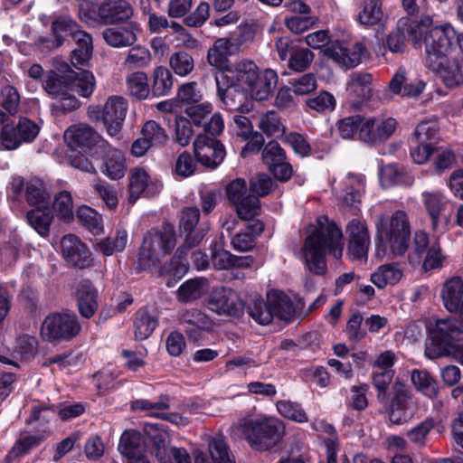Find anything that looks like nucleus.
Here are the masks:
<instances>
[{
	"label": "nucleus",
	"mask_w": 463,
	"mask_h": 463,
	"mask_svg": "<svg viewBox=\"0 0 463 463\" xmlns=\"http://www.w3.org/2000/svg\"><path fill=\"white\" fill-rule=\"evenodd\" d=\"M463 340V324L455 318L437 320L430 331V344L425 349V354L430 359L450 355L455 342Z\"/></svg>",
	"instance_id": "8"
},
{
	"label": "nucleus",
	"mask_w": 463,
	"mask_h": 463,
	"mask_svg": "<svg viewBox=\"0 0 463 463\" xmlns=\"http://www.w3.org/2000/svg\"><path fill=\"white\" fill-rule=\"evenodd\" d=\"M176 244L174 225L164 223L161 228L149 230L143 238L139 258L153 265L170 254Z\"/></svg>",
	"instance_id": "9"
},
{
	"label": "nucleus",
	"mask_w": 463,
	"mask_h": 463,
	"mask_svg": "<svg viewBox=\"0 0 463 463\" xmlns=\"http://www.w3.org/2000/svg\"><path fill=\"white\" fill-rule=\"evenodd\" d=\"M365 118L360 115L347 117L339 120L337 128L340 136L345 139L354 138V137H358L360 139L361 128L365 124Z\"/></svg>",
	"instance_id": "58"
},
{
	"label": "nucleus",
	"mask_w": 463,
	"mask_h": 463,
	"mask_svg": "<svg viewBox=\"0 0 463 463\" xmlns=\"http://www.w3.org/2000/svg\"><path fill=\"white\" fill-rule=\"evenodd\" d=\"M272 318L275 317L283 321H291L295 317V307L290 298L279 290H270L267 294Z\"/></svg>",
	"instance_id": "33"
},
{
	"label": "nucleus",
	"mask_w": 463,
	"mask_h": 463,
	"mask_svg": "<svg viewBox=\"0 0 463 463\" xmlns=\"http://www.w3.org/2000/svg\"><path fill=\"white\" fill-rule=\"evenodd\" d=\"M317 225L312 227L305 239L302 256L307 269L316 274L324 275L326 271V250L339 260L343 255V233L341 229L330 222L326 215L317 220Z\"/></svg>",
	"instance_id": "1"
},
{
	"label": "nucleus",
	"mask_w": 463,
	"mask_h": 463,
	"mask_svg": "<svg viewBox=\"0 0 463 463\" xmlns=\"http://www.w3.org/2000/svg\"><path fill=\"white\" fill-rule=\"evenodd\" d=\"M169 65L176 75L184 77L193 71L194 68V61L192 55L188 52L179 51L171 54Z\"/></svg>",
	"instance_id": "56"
},
{
	"label": "nucleus",
	"mask_w": 463,
	"mask_h": 463,
	"mask_svg": "<svg viewBox=\"0 0 463 463\" xmlns=\"http://www.w3.org/2000/svg\"><path fill=\"white\" fill-rule=\"evenodd\" d=\"M79 14L85 22L101 21L105 24H114L129 19L133 15V8L127 0H106L99 5L82 1Z\"/></svg>",
	"instance_id": "10"
},
{
	"label": "nucleus",
	"mask_w": 463,
	"mask_h": 463,
	"mask_svg": "<svg viewBox=\"0 0 463 463\" xmlns=\"http://www.w3.org/2000/svg\"><path fill=\"white\" fill-rule=\"evenodd\" d=\"M357 21L366 26H373L382 22L384 14L382 0H362Z\"/></svg>",
	"instance_id": "41"
},
{
	"label": "nucleus",
	"mask_w": 463,
	"mask_h": 463,
	"mask_svg": "<svg viewBox=\"0 0 463 463\" xmlns=\"http://www.w3.org/2000/svg\"><path fill=\"white\" fill-rule=\"evenodd\" d=\"M365 119V124L360 132V140L365 143L376 144L386 141L396 129L397 123L392 118H368Z\"/></svg>",
	"instance_id": "23"
},
{
	"label": "nucleus",
	"mask_w": 463,
	"mask_h": 463,
	"mask_svg": "<svg viewBox=\"0 0 463 463\" xmlns=\"http://www.w3.org/2000/svg\"><path fill=\"white\" fill-rule=\"evenodd\" d=\"M446 257L436 238H430L423 231L414 233L413 245L409 253L408 260L411 265L422 262L425 271L439 269L443 266Z\"/></svg>",
	"instance_id": "12"
},
{
	"label": "nucleus",
	"mask_w": 463,
	"mask_h": 463,
	"mask_svg": "<svg viewBox=\"0 0 463 463\" xmlns=\"http://www.w3.org/2000/svg\"><path fill=\"white\" fill-rule=\"evenodd\" d=\"M429 67L439 72L448 88L454 89L463 83V56L456 52Z\"/></svg>",
	"instance_id": "22"
},
{
	"label": "nucleus",
	"mask_w": 463,
	"mask_h": 463,
	"mask_svg": "<svg viewBox=\"0 0 463 463\" xmlns=\"http://www.w3.org/2000/svg\"><path fill=\"white\" fill-rule=\"evenodd\" d=\"M426 83L422 80H411L407 77L404 68H399L389 82V90L394 95L407 98L419 96L425 89Z\"/></svg>",
	"instance_id": "27"
},
{
	"label": "nucleus",
	"mask_w": 463,
	"mask_h": 463,
	"mask_svg": "<svg viewBox=\"0 0 463 463\" xmlns=\"http://www.w3.org/2000/svg\"><path fill=\"white\" fill-rule=\"evenodd\" d=\"M411 381L417 391L429 398H434L439 392L436 379L426 370L413 369Z\"/></svg>",
	"instance_id": "44"
},
{
	"label": "nucleus",
	"mask_w": 463,
	"mask_h": 463,
	"mask_svg": "<svg viewBox=\"0 0 463 463\" xmlns=\"http://www.w3.org/2000/svg\"><path fill=\"white\" fill-rule=\"evenodd\" d=\"M128 110V101L120 96H110L101 106H90L87 115L93 121H102L110 137H117L123 126Z\"/></svg>",
	"instance_id": "11"
},
{
	"label": "nucleus",
	"mask_w": 463,
	"mask_h": 463,
	"mask_svg": "<svg viewBox=\"0 0 463 463\" xmlns=\"http://www.w3.org/2000/svg\"><path fill=\"white\" fill-rule=\"evenodd\" d=\"M414 141L434 146L439 139V126L436 121L428 120L420 122L413 133Z\"/></svg>",
	"instance_id": "55"
},
{
	"label": "nucleus",
	"mask_w": 463,
	"mask_h": 463,
	"mask_svg": "<svg viewBox=\"0 0 463 463\" xmlns=\"http://www.w3.org/2000/svg\"><path fill=\"white\" fill-rule=\"evenodd\" d=\"M229 202L235 207L237 215L241 220H252L261 212L260 203L257 196L248 193L244 179L237 178L226 186Z\"/></svg>",
	"instance_id": "14"
},
{
	"label": "nucleus",
	"mask_w": 463,
	"mask_h": 463,
	"mask_svg": "<svg viewBox=\"0 0 463 463\" xmlns=\"http://www.w3.org/2000/svg\"><path fill=\"white\" fill-rule=\"evenodd\" d=\"M389 419L394 424H402L411 420L417 412V401L402 383L393 384Z\"/></svg>",
	"instance_id": "15"
},
{
	"label": "nucleus",
	"mask_w": 463,
	"mask_h": 463,
	"mask_svg": "<svg viewBox=\"0 0 463 463\" xmlns=\"http://www.w3.org/2000/svg\"><path fill=\"white\" fill-rule=\"evenodd\" d=\"M64 139L71 148H81L86 152L109 146V143L87 124L70 127L64 132Z\"/></svg>",
	"instance_id": "18"
},
{
	"label": "nucleus",
	"mask_w": 463,
	"mask_h": 463,
	"mask_svg": "<svg viewBox=\"0 0 463 463\" xmlns=\"http://www.w3.org/2000/svg\"><path fill=\"white\" fill-rule=\"evenodd\" d=\"M118 450L128 463H149L143 456L141 436L135 430H126L120 437Z\"/></svg>",
	"instance_id": "31"
},
{
	"label": "nucleus",
	"mask_w": 463,
	"mask_h": 463,
	"mask_svg": "<svg viewBox=\"0 0 463 463\" xmlns=\"http://www.w3.org/2000/svg\"><path fill=\"white\" fill-rule=\"evenodd\" d=\"M80 108V101L70 92L54 98L51 110L54 117H61Z\"/></svg>",
	"instance_id": "61"
},
{
	"label": "nucleus",
	"mask_w": 463,
	"mask_h": 463,
	"mask_svg": "<svg viewBox=\"0 0 463 463\" xmlns=\"http://www.w3.org/2000/svg\"><path fill=\"white\" fill-rule=\"evenodd\" d=\"M434 427L435 420L432 418H427L410 430L406 436L408 439L417 447H423L425 445L427 436Z\"/></svg>",
	"instance_id": "64"
},
{
	"label": "nucleus",
	"mask_w": 463,
	"mask_h": 463,
	"mask_svg": "<svg viewBox=\"0 0 463 463\" xmlns=\"http://www.w3.org/2000/svg\"><path fill=\"white\" fill-rule=\"evenodd\" d=\"M127 86L131 96L138 99H145L150 93L146 73L135 71L127 77Z\"/></svg>",
	"instance_id": "50"
},
{
	"label": "nucleus",
	"mask_w": 463,
	"mask_h": 463,
	"mask_svg": "<svg viewBox=\"0 0 463 463\" xmlns=\"http://www.w3.org/2000/svg\"><path fill=\"white\" fill-rule=\"evenodd\" d=\"M24 196L28 204L35 208L49 205L50 194L40 179H31L26 183Z\"/></svg>",
	"instance_id": "45"
},
{
	"label": "nucleus",
	"mask_w": 463,
	"mask_h": 463,
	"mask_svg": "<svg viewBox=\"0 0 463 463\" xmlns=\"http://www.w3.org/2000/svg\"><path fill=\"white\" fill-rule=\"evenodd\" d=\"M140 32L136 23L122 26H114L103 31L102 36L107 44L114 48L132 46L137 40V33Z\"/></svg>",
	"instance_id": "29"
},
{
	"label": "nucleus",
	"mask_w": 463,
	"mask_h": 463,
	"mask_svg": "<svg viewBox=\"0 0 463 463\" xmlns=\"http://www.w3.org/2000/svg\"><path fill=\"white\" fill-rule=\"evenodd\" d=\"M402 276L403 272L397 264H384L371 275V281L379 288H383L387 285H395Z\"/></svg>",
	"instance_id": "42"
},
{
	"label": "nucleus",
	"mask_w": 463,
	"mask_h": 463,
	"mask_svg": "<svg viewBox=\"0 0 463 463\" xmlns=\"http://www.w3.org/2000/svg\"><path fill=\"white\" fill-rule=\"evenodd\" d=\"M170 407V398L167 395H161L156 402L148 400H137L133 402L132 408L135 410L146 411L149 415L163 418L165 411Z\"/></svg>",
	"instance_id": "53"
},
{
	"label": "nucleus",
	"mask_w": 463,
	"mask_h": 463,
	"mask_svg": "<svg viewBox=\"0 0 463 463\" xmlns=\"http://www.w3.org/2000/svg\"><path fill=\"white\" fill-rule=\"evenodd\" d=\"M39 130V126L27 118H21L15 127L5 125V146L11 150L17 148L22 142H31Z\"/></svg>",
	"instance_id": "24"
},
{
	"label": "nucleus",
	"mask_w": 463,
	"mask_h": 463,
	"mask_svg": "<svg viewBox=\"0 0 463 463\" xmlns=\"http://www.w3.org/2000/svg\"><path fill=\"white\" fill-rule=\"evenodd\" d=\"M78 219L93 233H99L103 230L100 214L89 206H81L77 212Z\"/></svg>",
	"instance_id": "63"
},
{
	"label": "nucleus",
	"mask_w": 463,
	"mask_h": 463,
	"mask_svg": "<svg viewBox=\"0 0 463 463\" xmlns=\"http://www.w3.org/2000/svg\"><path fill=\"white\" fill-rule=\"evenodd\" d=\"M101 152L104 154L102 173L111 180L121 179L127 171V163L123 153L109 144L108 147H103Z\"/></svg>",
	"instance_id": "30"
},
{
	"label": "nucleus",
	"mask_w": 463,
	"mask_h": 463,
	"mask_svg": "<svg viewBox=\"0 0 463 463\" xmlns=\"http://www.w3.org/2000/svg\"><path fill=\"white\" fill-rule=\"evenodd\" d=\"M158 324L157 318L146 310L141 309L137 313L134 323V335L137 340L146 339Z\"/></svg>",
	"instance_id": "49"
},
{
	"label": "nucleus",
	"mask_w": 463,
	"mask_h": 463,
	"mask_svg": "<svg viewBox=\"0 0 463 463\" xmlns=\"http://www.w3.org/2000/svg\"><path fill=\"white\" fill-rule=\"evenodd\" d=\"M52 218L49 205L36 207L26 214L27 222L42 236L48 235Z\"/></svg>",
	"instance_id": "43"
},
{
	"label": "nucleus",
	"mask_w": 463,
	"mask_h": 463,
	"mask_svg": "<svg viewBox=\"0 0 463 463\" xmlns=\"http://www.w3.org/2000/svg\"><path fill=\"white\" fill-rule=\"evenodd\" d=\"M440 297L449 312L458 310L459 303L463 300V280L459 277L448 279L442 287Z\"/></svg>",
	"instance_id": "35"
},
{
	"label": "nucleus",
	"mask_w": 463,
	"mask_h": 463,
	"mask_svg": "<svg viewBox=\"0 0 463 463\" xmlns=\"http://www.w3.org/2000/svg\"><path fill=\"white\" fill-rule=\"evenodd\" d=\"M394 376V371H372L373 385L377 390V399L384 402L387 399V392Z\"/></svg>",
	"instance_id": "62"
},
{
	"label": "nucleus",
	"mask_w": 463,
	"mask_h": 463,
	"mask_svg": "<svg viewBox=\"0 0 463 463\" xmlns=\"http://www.w3.org/2000/svg\"><path fill=\"white\" fill-rule=\"evenodd\" d=\"M77 306L81 317L90 318L98 309V292L90 281L80 282L77 292Z\"/></svg>",
	"instance_id": "32"
},
{
	"label": "nucleus",
	"mask_w": 463,
	"mask_h": 463,
	"mask_svg": "<svg viewBox=\"0 0 463 463\" xmlns=\"http://www.w3.org/2000/svg\"><path fill=\"white\" fill-rule=\"evenodd\" d=\"M365 178L363 175L349 173L346 176V191L343 197L345 205L357 209L364 192Z\"/></svg>",
	"instance_id": "40"
},
{
	"label": "nucleus",
	"mask_w": 463,
	"mask_h": 463,
	"mask_svg": "<svg viewBox=\"0 0 463 463\" xmlns=\"http://www.w3.org/2000/svg\"><path fill=\"white\" fill-rule=\"evenodd\" d=\"M141 135L152 146H162L165 145L168 139L165 128L155 120H148L143 125Z\"/></svg>",
	"instance_id": "57"
},
{
	"label": "nucleus",
	"mask_w": 463,
	"mask_h": 463,
	"mask_svg": "<svg viewBox=\"0 0 463 463\" xmlns=\"http://www.w3.org/2000/svg\"><path fill=\"white\" fill-rule=\"evenodd\" d=\"M244 43L245 40L242 34L216 40L208 50L209 64L220 71H231L228 56L239 52Z\"/></svg>",
	"instance_id": "17"
},
{
	"label": "nucleus",
	"mask_w": 463,
	"mask_h": 463,
	"mask_svg": "<svg viewBox=\"0 0 463 463\" xmlns=\"http://www.w3.org/2000/svg\"><path fill=\"white\" fill-rule=\"evenodd\" d=\"M376 237L389 244L394 256H402L408 250L411 228L405 212L397 211L392 216L381 215L375 222Z\"/></svg>",
	"instance_id": "6"
},
{
	"label": "nucleus",
	"mask_w": 463,
	"mask_h": 463,
	"mask_svg": "<svg viewBox=\"0 0 463 463\" xmlns=\"http://www.w3.org/2000/svg\"><path fill=\"white\" fill-rule=\"evenodd\" d=\"M207 279L195 278L184 282L177 289V299L181 302H191L200 298L205 292Z\"/></svg>",
	"instance_id": "47"
},
{
	"label": "nucleus",
	"mask_w": 463,
	"mask_h": 463,
	"mask_svg": "<svg viewBox=\"0 0 463 463\" xmlns=\"http://www.w3.org/2000/svg\"><path fill=\"white\" fill-rule=\"evenodd\" d=\"M128 241V233L124 230L118 231L115 236L101 240L97 249L105 256H111L124 250Z\"/></svg>",
	"instance_id": "54"
},
{
	"label": "nucleus",
	"mask_w": 463,
	"mask_h": 463,
	"mask_svg": "<svg viewBox=\"0 0 463 463\" xmlns=\"http://www.w3.org/2000/svg\"><path fill=\"white\" fill-rule=\"evenodd\" d=\"M324 54L338 66L351 69L362 62L367 54V49L361 42H335L324 50Z\"/></svg>",
	"instance_id": "16"
},
{
	"label": "nucleus",
	"mask_w": 463,
	"mask_h": 463,
	"mask_svg": "<svg viewBox=\"0 0 463 463\" xmlns=\"http://www.w3.org/2000/svg\"><path fill=\"white\" fill-rule=\"evenodd\" d=\"M152 61L151 53L146 47L137 45L132 47L123 65L128 69H137L147 67Z\"/></svg>",
	"instance_id": "60"
},
{
	"label": "nucleus",
	"mask_w": 463,
	"mask_h": 463,
	"mask_svg": "<svg viewBox=\"0 0 463 463\" xmlns=\"http://www.w3.org/2000/svg\"><path fill=\"white\" fill-rule=\"evenodd\" d=\"M246 309L249 316L260 325H269L273 320L268 300L264 302L262 299H253Z\"/></svg>",
	"instance_id": "59"
},
{
	"label": "nucleus",
	"mask_w": 463,
	"mask_h": 463,
	"mask_svg": "<svg viewBox=\"0 0 463 463\" xmlns=\"http://www.w3.org/2000/svg\"><path fill=\"white\" fill-rule=\"evenodd\" d=\"M200 220V211L196 207L184 208L180 213L179 231L186 234L184 244L177 249L173 257L170 267L165 268V272L181 277L186 270L184 255L187 250L197 246L205 236L208 229L195 230Z\"/></svg>",
	"instance_id": "5"
},
{
	"label": "nucleus",
	"mask_w": 463,
	"mask_h": 463,
	"mask_svg": "<svg viewBox=\"0 0 463 463\" xmlns=\"http://www.w3.org/2000/svg\"><path fill=\"white\" fill-rule=\"evenodd\" d=\"M61 250L68 263L80 269L91 265V253L87 246L74 234H67L61 241Z\"/></svg>",
	"instance_id": "21"
},
{
	"label": "nucleus",
	"mask_w": 463,
	"mask_h": 463,
	"mask_svg": "<svg viewBox=\"0 0 463 463\" xmlns=\"http://www.w3.org/2000/svg\"><path fill=\"white\" fill-rule=\"evenodd\" d=\"M194 463H236L224 439L214 436L208 439L207 451H199Z\"/></svg>",
	"instance_id": "26"
},
{
	"label": "nucleus",
	"mask_w": 463,
	"mask_h": 463,
	"mask_svg": "<svg viewBox=\"0 0 463 463\" xmlns=\"http://www.w3.org/2000/svg\"><path fill=\"white\" fill-rule=\"evenodd\" d=\"M194 156L199 163L212 169L217 167L225 157L223 145L217 139L198 135L194 142Z\"/></svg>",
	"instance_id": "20"
},
{
	"label": "nucleus",
	"mask_w": 463,
	"mask_h": 463,
	"mask_svg": "<svg viewBox=\"0 0 463 463\" xmlns=\"http://www.w3.org/2000/svg\"><path fill=\"white\" fill-rule=\"evenodd\" d=\"M258 127L268 137H278L283 135L285 128L278 113L270 110L260 116Z\"/></svg>",
	"instance_id": "51"
},
{
	"label": "nucleus",
	"mask_w": 463,
	"mask_h": 463,
	"mask_svg": "<svg viewBox=\"0 0 463 463\" xmlns=\"http://www.w3.org/2000/svg\"><path fill=\"white\" fill-rule=\"evenodd\" d=\"M380 182L386 187L392 185L411 186L414 183V176L403 166L389 164L381 168Z\"/></svg>",
	"instance_id": "36"
},
{
	"label": "nucleus",
	"mask_w": 463,
	"mask_h": 463,
	"mask_svg": "<svg viewBox=\"0 0 463 463\" xmlns=\"http://www.w3.org/2000/svg\"><path fill=\"white\" fill-rule=\"evenodd\" d=\"M373 76L364 71H354L350 74L346 82V91L359 99H368L372 96Z\"/></svg>",
	"instance_id": "34"
},
{
	"label": "nucleus",
	"mask_w": 463,
	"mask_h": 463,
	"mask_svg": "<svg viewBox=\"0 0 463 463\" xmlns=\"http://www.w3.org/2000/svg\"><path fill=\"white\" fill-rule=\"evenodd\" d=\"M208 303L210 309L220 315L236 316L240 310L236 293L224 287L213 289Z\"/></svg>",
	"instance_id": "28"
},
{
	"label": "nucleus",
	"mask_w": 463,
	"mask_h": 463,
	"mask_svg": "<svg viewBox=\"0 0 463 463\" xmlns=\"http://www.w3.org/2000/svg\"><path fill=\"white\" fill-rule=\"evenodd\" d=\"M158 187L159 184L151 180L146 170L142 168L132 170L129 184L130 200L132 203H134L141 194H154Z\"/></svg>",
	"instance_id": "37"
},
{
	"label": "nucleus",
	"mask_w": 463,
	"mask_h": 463,
	"mask_svg": "<svg viewBox=\"0 0 463 463\" xmlns=\"http://www.w3.org/2000/svg\"><path fill=\"white\" fill-rule=\"evenodd\" d=\"M59 71H51L43 82V89L53 99L71 90L84 98L91 96L96 85L92 72L89 71H75L67 64L62 65Z\"/></svg>",
	"instance_id": "4"
},
{
	"label": "nucleus",
	"mask_w": 463,
	"mask_h": 463,
	"mask_svg": "<svg viewBox=\"0 0 463 463\" xmlns=\"http://www.w3.org/2000/svg\"><path fill=\"white\" fill-rule=\"evenodd\" d=\"M278 412L284 418L292 421L304 423L308 421V417L301 404L288 400L278 401L276 403Z\"/></svg>",
	"instance_id": "52"
},
{
	"label": "nucleus",
	"mask_w": 463,
	"mask_h": 463,
	"mask_svg": "<svg viewBox=\"0 0 463 463\" xmlns=\"http://www.w3.org/2000/svg\"><path fill=\"white\" fill-rule=\"evenodd\" d=\"M264 230V224L259 220L249 223L244 231L238 232L232 240V247L238 251H248L253 249L255 240Z\"/></svg>",
	"instance_id": "38"
},
{
	"label": "nucleus",
	"mask_w": 463,
	"mask_h": 463,
	"mask_svg": "<svg viewBox=\"0 0 463 463\" xmlns=\"http://www.w3.org/2000/svg\"><path fill=\"white\" fill-rule=\"evenodd\" d=\"M81 330L78 317L71 312H54L48 315L42 323L41 335L49 342L69 341Z\"/></svg>",
	"instance_id": "13"
},
{
	"label": "nucleus",
	"mask_w": 463,
	"mask_h": 463,
	"mask_svg": "<svg viewBox=\"0 0 463 463\" xmlns=\"http://www.w3.org/2000/svg\"><path fill=\"white\" fill-rule=\"evenodd\" d=\"M151 91L154 96L167 95L173 88V76L170 71L164 66H157L152 71Z\"/></svg>",
	"instance_id": "48"
},
{
	"label": "nucleus",
	"mask_w": 463,
	"mask_h": 463,
	"mask_svg": "<svg viewBox=\"0 0 463 463\" xmlns=\"http://www.w3.org/2000/svg\"><path fill=\"white\" fill-rule=\"evenodd\" d=\"M430 25L432 19L426 16L410 30L414 45L420 44V40L424 35L428 66L454 53L457 43V33L450 25L435 26L429 30Z\"/></svg>",
	"instance_id": "2"
},
{
	"label": "nucleus",
	"mask_w": 463,
	"mask_h": 463,
	"mask_svg": "<svg viewBox=\"0 0 463 463\" xmlns=\"http://www.w3.org/2000/svg\"><path fill=\"white\" fill-rule=\"evenodd\" d=\"M348 244L347 255L354 260H366L371 237L364 222L353 219L348 222L345 229Z\"/></svg>",
	"instance_id": "19"
},
{
	"label": "nucleus",
	"mask_w": 463,
	"mask_h": 463,
	"mask_svg": "<svg viewBox=\"0 0 463 463\" xmlns=\"http://www.w3.org/2000/svg\"><path fill=\"white\" fill-rule=\"evenodd\" d=\"M178 321L184 326L190 338L196 340L202 332H209L213 322L201 310L196 308L184 309L178 313Z\"/></svg>",
	"instance_id": "25"
},
{
	"label": "nucleus",
	"mask_w": 463,
	"mask_h": 463,
	"mask_svg": "<svg viewBox=\"0 0 463 463\" xmlns=\"http://www.w3.org/2000/svg\"><path fill=\"white\" fill-rule=\"evenodd\" d=\"M72 39L77 46L72 51L71 63L76 68L84 66L92 53V37L84 31L77 30V32L73 33Z\"/></svg>",
	"instance_id": "39"
},
{
	"label": "nucleus",
	"mask_w": 463,
	"mask_h": 463,
	"mask_svg": "<svg viewBox=\"0 0 463 463\" xmlns=\"http://www.w3.org/2000/svg\"><path fill=\"white\" fill-rule=\"evenodd\" d=\"M234 429L257 451H268L279 445L286 433L283 421L276 417L260 416L243 419Z\"/></svg>",
	"instance_id": "3"
},
{
	"label": "nucleus",
	"mask_w": 463,
	"mask_h": 463,
	"mask_svg": "<svg viewBox=\"0 0 463 463\" xmlns=\"http://www.w3.org/2000/svg\"><path fill=\"white\" fill-rule=\"evenodd\" d=\"M234 71L238 80L247 87L252 99L256 100L268 99L278 84V74L275 71L267 69L259 71L251 61H241L235 64Z\"/></svg>",
	"instance_id": "7"
},
{
	"label": "nucleus",
	"mask_w": 463,
	"mask_h": 463,
	"mask_svg": "<svg viewBox=\"0 0 463 463\" xmlns=\"http://www.w3.org/2000/svg\"><path fill=\"white\" fill-rule=\"evenodd\" d=\"M421 202L431 221V227L437 231L439 224V214L445 205V197L439 192H424Z\"/></svg>",
	"instance_id": "46"
}]
</instances>
